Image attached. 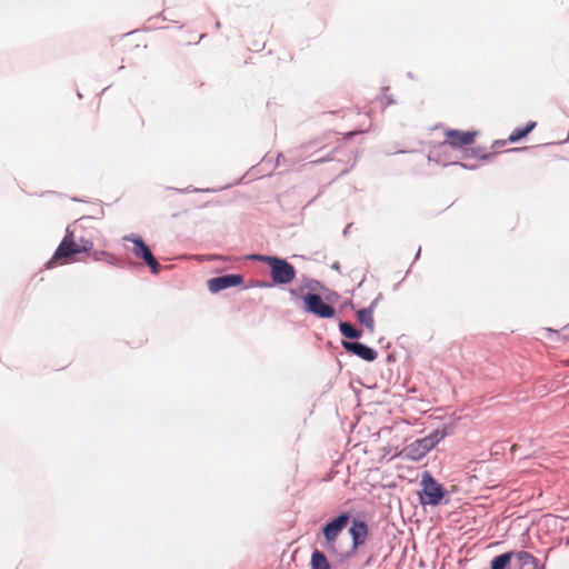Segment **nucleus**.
Returning <instances> with one entry per match:
<instances>
[{
  "label": "nucleus",
  "instance_id": "9b49d317",
  "mask_svg": "<svg viewBox=\"0 0 569 569\" xmlns=\"http://www.w3.org/2000/svg\"><path fill=\"white\" fill-rule=\"evenodd\" d=\"M349 533L352 538V547L357 549L359 546H362L368 537V525L362 521L355 519L352 521L351 527L349 528Z\"/></svg>",
  "mask_w": 569,
  "mask_h": 569
},
{
  "label": "nucleus",
  "instance_id": "f8f14e48",
  "mask_svg": "<svg viewBox=\"0 0 569 569\" xmlns=\"http://www.w3.org/2000/svg\"><path fill=\"white\" fill-rule=\"evenodd\" d=\"M373 307L375 302H372L368 308H363L357 311L358 321L366 326L370 332L375 331Z\"/></svg>",
  "mask_w": 569,
  "mask_h": 569
},
{
  "label": "nucleus",
  "instance_id": "1a4fd4ad",
  "mask_svg": "<svg viewBox=\"0 0 569 569\" xmlns=\"http://www.w3.org/2000/svg\"><path fill=\"white\" fill-rule=\"evenodd\" d=\"M342 347L346 351L351 352L369 362L375 361L378 357L376 350L360 342L342 341Z\"/></svg>",
  "mask_w": 569,
  "mask_h": 569
},
{
  "label": "nucleus",
  "instance_id": "a211bd4d",
  "mask_svg": "<svg viewBox=\"0 0 569 569\" xmlns=\"http://www.w3.org/2000/svg\"><path fill=\"white\" fill-rule=\"evenodd\" d=\"M146 263L149 266L152 273H154V274L159 273L160 264L158 263V261L156 260L154 257H152V259L146 261Z\"/></svg>",
  "mask_w": 569,
  "mask_h": 569
},
{
  "label": "nucleus",
  "instance_id": "2eb2a0df",
  "mask_svg": "<svg viewBox=\"0 0 569 569\" xmlns=\"http://www.w3.org/2000/svg\"><path fill=\"white\" fill-rule=\"evenodd\" d=\"M312 569H330V565L326 556L319 550H315L311 557Z\"/></svg>",
  "mask_w": 569,
  "mask_h": 569
},
{
  "label": "nucleus",
  "instance_id": "6e6552de",
  "mask_svg": "<svg viewBox=\"0 0 569 569\" xmlns=\"http://www.w3.org/2000/svg\"><path fill=\"white\" fill-rule=\"evenodd\" d=\"M447 139L445 143H448L452 148H461L463 146L471 144L473 142L476 132L471 131H459V130H448L446 132Z\"/></svg>",
  "mask_w": 569,
  "mask_h": 569
},
{
  "label": "nucleus",
  "instance_id": "dca6fc26",
  "mask_svg": "<svg viewBox=\"0 0 569 569\" xmlns=\"http://www.w3.org/2000/svg\"><path fill=\"white\" fill-rule=\"evenodd\" d=\"M339 330L346 338H349V339H358L362 335L361 330H358L349 322H343V321H341L339 323Z\"/></svg>",
  "mask_w": 569,
  "mask_h": 569
},
{
  "label": "nucleus",
  "instance_id": "423d86ee",
  "mask_svg": "<svg viewBox=\"0 0 569 569\" xmlns=\"http://www.w3.org/2000/svg\"><path fill=\"white\" fill-rule=\"evenodd\" d=\"M349 520L350 517L348 513H340L322 528L323 537L329 546L335 543L340 532L347 527Z\"/></svg>",
  "mask_w": 569,
  "mask_h": 569
},
{
  "label": "nucleus",
  "instance_id": "39448f33",
  "mask_svg": "<svg viewBox=\"0 0 569 569\" xmlns=\"http://www.w3.org/2000/svg\"><path fill=\"white\" fill-rule=\"evenodd\" d=\"M305 311L312 313L319 318H332L336 310L330 305L326 303L321 296L317 293H307L303 296Z\"/></svg>",
  "mask_w": 569,
  "mask_h": 569
},
{
  "label": "nucleus",
  "instance_id": "9d476101",
  "mask_svg": "<svg viewBox=\"0 0 569 569\" xmlns=\"http://www.w3.org/2000/svg\"><path fill=\"white\" fill-rule=\"evenodd\" d=\"M124 241H130L133 243L132 253L142 259L144 262L152 259L153 254L150 248L146 244L142 238L138 234L131 233L123 237Z\"/></svg>",
  "mask_w": 569,
  "mask_h": 569
},
{
  "label": "nucleus",
  "instance_id": "4468645a",
  "mask_svg": "<svg viewBox=\"0 0 569 569\" xmlns=\"http://www.w3.org/2000/svg\"><path fill=\"white\" fill-rule=\"evenodd\" d=\"M513 556L516 553L510 551L495 557L491 560L490 569H509Z\"/></svg>",
  "mask_w": 569,
  "mask_h": 569
},
{
  "label": "nucleus",
  "instance_id": "0eeeda50",
  "mask_svg": "<svg viewBox=\"0 0 569 569\" xmlns=\"http://www.w3.org/2000/svg\"><path fill=\"white\" fill-rule=\"evenodd\" d=\"M242 283L243 277L241 274H224L210 279L208 281V288L211 292L216 293L227 288L240 286Z\"/></svg>",
  "mask_w": 569,
  "mask_h": 569
},
{
  "label": "nucleus",
  "instance_id": "f257e3e1",
  "mask_svg": "<svg viewBox=\"0 0 569 569\" xmlns=\"http://www.w3.org/2000/svg\"><path fill=\"white\" fill-rule=\"evenodd\" d=\"M250 258L270 266V276L276 284H287L296 278V269L284 259L261 254H252Z\"/></svg>",
  "mask_w": 569,
  "mask_h": 569
},
{
  "label": "nucleus",
  "instance_id": "ddd939ff",
  "mask_svg": "<svg viewBox=\"0 0 569 569\" xmlns=\"http://www.w3.org/2000/svg\"><path fill=\"white\" fill-rule=\"evenodd\" d=\"M519 562V569H540L537 559L527 551H519L516 553Z\"/></svg>",
  "mask_w": 569,
  "mask_h": 569
},
{
  "label": "nucleus",
  "instance_id": "f03ea898",
  "mask_svg": "<svg viewBox=\"0 0 569 569\" xmlns=\"http://www.w3.org/2000/svg\"><path fill=\"white\" fill-rule=\"evenodd\" d=\"M446 435L445 430L436 429L430 435L417 439L405 447L402 455L408 460L419 461L427 456V453L430 452L446 437Z\"/></svg>",
  "mask_w": 569,
  "mask_h": 569
},
{
  "label": "nucleus",
  "instance_id": "20e7f679",
  "mask_svg": "<svg viewBox=\"0 0 569 569\" xmlns=\"http://www.w3.org/2000/svg\"><path fill=\"white\" fill-rule=\"evenodd\" d=\"M422 492L420 493V501L423 505H438L445 496V490L435 478L428 472H423L421 479Z\"/></svg>",
  "mask_w": 569,
  "mask_h": 569
},
{
  "label": "nucleus",
  "instance_id": "7ed1b4c3",
  "mask_svg": "<svg viewBox=\"0 0 569 569\" xmlns=\"http://www.w3.org/2000/svg\"><path fill=\"white\" fill-rule=\"evenodd\" d=\"M93 248V242L89 239L80 238L79 241L73 240L72 232L67 229V233L57 248L52 259L48 262L47 267L51 268L62 258H71L81 252H88Z\"/></svg>",
  "mask_w": 569,
  "mask_h": 569
},
{
  "label": "nucleus",
  "instance_id": "f3484780",
  "mask_svg": "<svg viewBox=\"0 0 569 569\" xmlns=\"http://www.w3.org/2000/svg\"><path fill=\"white\" fill-rule=\"evenodd\" d=\"M536 127V122H529L523 128H516L512 133L509 136V141L516 142L521 138L526 137L533 128Z\"/></svg>",
  "mask_w": 569,
  "mask_h": 569
}]
</instances>
